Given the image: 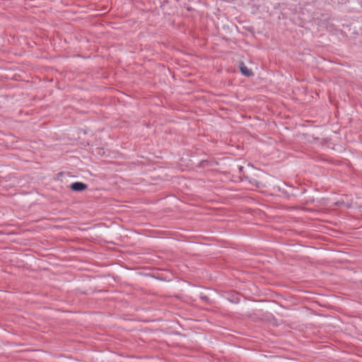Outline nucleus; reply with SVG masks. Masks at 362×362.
Segmentation results:
<instances>
[{
    "label": "nucleus",
    "mask_w": 362,
    "mask_h": 362,
    "mask_svg": "<svg viewBox=\"0 0 362 362\" xmlns=\"http://www.w3.org/2000/svg\"><path fill=\"white\" fill-rule=\"evenodd\" d=\"M70 188L74 191L81 192L87 188V185L81 182H76L70 185Z\"/></svg>",
    "instance_id": "obj_1"
},
{
    "label": "nucleus",
    "mask_w": 362,
    "mask_h": 362,
    "mask_svg": "<svg viewBox=\"0 0 362 362\" xmlns=\"http://www.w3.org/2000/svg\"><path fill=\"white\" fill-rule=\"evenodd\" d=\"M240 71L242 74L245 76H250L252 75V71L247 69L243 63H242L240 66Z\"/></svg>",
    "instance_id": "obj_2"
}]
</instances>
